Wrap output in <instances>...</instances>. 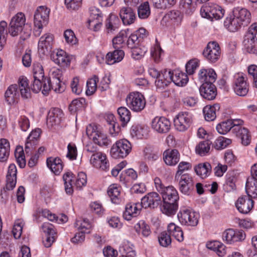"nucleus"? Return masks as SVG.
Wrapping results in <instances>:
<instances>
[{"label": "nucleus", "instance_id": "obj_1", "mask_svg": "<svg viewBox=\"0 0 257 257\" xmlns=\"http://www.w3.org/2000/svg\"><path fill=\"white\" fill-rule=\"evenodd\" d=\"M250 21V13L246 9L237 8L233 10L232 16L226 19L224 26L228 31L233 32L247 26Z\"/></svg>", "mask_w": 257, "mask_h": 257}, {"label": "nucleus", "instance_id": "obj_2", "mask_svg": "<svg viewBox=\"0 0 257 257\" xmlns=\"http://www.w3.org/2000/svg\"><path fill=\"white\" fill-rule=\"evenodd\" d=\"M26 18L22 13H18L11 19L9 25V33L13 36L20 35V38L23 40L29 38L31 33L30 27H25Z\"/></svg>", "mask_w": 257, "mask_h": 257}, {"label": "nucleus", "instance_id": "obj_3", "mask_svg": "<svg viewBox=\"0 0 257 257\" xmlns=\"http://www.w3.org/2000/svg\"><path fill=\"white\" fill-rule=\"evenodd\" d=\"M243 44L246 51L250 54H257V23L252 24L244 36Z\"/></svg>", "mask_w": 257, "mask_h": 257}, {"label": "nucleus", "instance_id": "obj_4", "mask_svg": "<svg viewBox=\"0 0 257 257\" xmlns=\"http://www.w3.org/2000/svg\"><path fill=\"white\" fill-rule=\"evenodd\" d=\"M200 14L203 18L210 19L219 20L224 15V10L219 6L213 4H207L200 9Z\"/></svg>", "mask_w": 257, "mask_h": 257}, {"label": "nucleus", "instance_id": "obj_5", "mask_svg": "<svg viewBox=\"0 0 257 257\" xmlns=\"http://www.w3.org/2000/svg\"><path fill=\"white\" fill-rule=\"evenodd\" d=\"M132 150V145L127 140L117 141L110 150L111 156L115 158H123L126 157Z\"/></svg>", "mask_w": 257, "mask_h": 257}, {"label": "nucleus", "instance_id": "obj_6", "mask_svg": "<svg viewBox=\"0 0 257 257\" xmlns=\"http://www.w3.org/2000/svg\"><path fill=\"white\" fill-rule=\"evenodd\" d=\"M127 106L135 112H141L146 106V100L139 92L131 93L126 98Z\"/></svg>", "mask_w": 257, "mask_h": 257}, {"label": "nucleus", "instance_id": "obj_7", "mask_svg": "<svg viewBox=\"0 0 257 257\" xmlns=\"http://www.w3.org/2000/svg\"><path fill=\"white\" fill-rule=\"evenodd\" d=\"M177 216L180 222L184 225L196 226L199 222V214L188 209L181 210Z\"/></svg>", "mask_w": 257, "mask_h": 257}, {"label": "nucleus", "instance_id": "obj_8", "mask_svg": "<svg viewBox=\"0 0 257 257\" xmlns=\"http://www.w3.org/2000/svg\"><path fill=\"white\" fill-rule=\"evenodd\" d=\"M178 182L179 189L180 192L189 195L191 194L194 189V182L192 176L187 173L184 174L178 178H175Z\"/></svg>", "mask_w": 257, "mask_h": 257}, {"label": "nucleus", "instance_id": "obj_9", "mask_svg": "<svg viewBox=\"0 0 257 257\" xmlns=\"http://www.w3.org/2000/svg\"><path fill=\"white\" fill-rule=\"evenodd\" d=\"M220 54V48L215 41L209 42L202 53L205 59L211 63L216 62L219 59Z\"/></svg>", "mask_w": 257, "mask_h": 257}, {"label": "nucleus", "instance_id": "obj_10", "mask_svg": "<svg viewBox=\"0 0 257 257\" xmlns=\"http://www.w3.org/2000/svg\"><path fill=\"white\" fill-rule=\"evenodd\" d=\"M192 122V114L186 111L180 112L174 119L175 127L180 132H183L187 130Z\"/></svg>", "mask_w": 257, "mask_h": 257}, {"label": "nucleus", "instance_id": "obj_11", "mask_svg": "<svg viewBox=\"0 0 257 257\" xmlns=\"http://www.w3.org/2000/svg\"><path fill=\"white\" fill-rule=\"evenodd\" d=\"M64 83H62L61 80L54 79H51L50 78L45 79L43 81V88L42 93L47 95L51 89L57 93H61L65 90Z\"/></svg>", "mask_w": 257, "mask_h": 257}, {"label": "nucleus", "instance_id": "obj_12", "mask_svg": "<svg viewBox=\"0 0 257 257\" xmlns=\"http://www.w3.org/2000/svg\"><path fill=\"white\" fill-rule=\"evenodd\" d=\"M51 60L61 67H68L70 65L73 56L69 55L63 50H57L51 55Z\"/></svg>", "mask_w": 257, "mask_h": 257}, {"label": "nucleus", "instance_id": "obj_13", "mask_svg": "<svg viewBox=\"0 0 257 257\" xmlns=\"http://www.w3.org/2000/svg\"><path fill=\"white\" fill-rule=\"evenodd\" d=\"M233 89L235 93L240 96H245L248 91V85L242 74L234 76Z\"/></svg>", "mask_w": 257, "mask_h": 257}, {"label": "nucleus", "instance_id": "obj_14", "mask_svg": "<svg viewBox=\"0 0 257 257\" xmlns=\"http://www.w3.org/2000/svg\"><path fill=\"white\" fill-rule=\"evenodd\" d=\"M162 200L159 195L155 192L148 193L141 200V205L145 208L154 209L161 205Z\"/></svg>", "mask_w": 257, "mask_h": 257}, {"label": "nucleus", "instance_id": "obj_15", "mask_svg": "<svg viewBox=\"0 0 257 257\" xmlns=\"http://www.w3.org/2000/svg\"><path fill=\"white\" fill-rule=\"evenodd\" d=\"M170 127V121L165 117H156L152 121V128L160 134L167 133Z\"/></svg>", "mask_w": 257, "mask_h": 257}, {"label": "nucleus", "instance_id": "obj_16", "mask_svg": "<svg viewBox=\"0 0 257 257\" xmlns=\"http://www.w3.org/2000/svg\"><path fill=\"white\" fill-rule=\"evenodd\" d=\"M245 238V234L242 230H235L233 229H228L224 231L222 234V238L227 243L232 244L235 242L242 241Z\"/></svg>", "mask_w": 257, "mask_h": 257}, {"label": "nucleus", "instance_id": "obj_17", "mask_svg": "<svg viewBox=\"0 0 257 257\" xmlns=\"http://www.w3.org/2000/svg\"><path fill=\"white\" fill-rule=\"evenodd\" d=\"M90 162L96 168H99L103 171L109 169V165L105 154L98 152L93 154L90 158Z\"/></svg>", "mask_w": 257, "mask_h": 257}, {"label": "nucleus", "instance_id": "obj_18", "mask_svg": "<svg viewBox=\"0 0 257 257\" xmlns=\"http://www.w3.org/2000/svg\"><path fill=\"white\" fill-rule=\"evenodd\" d=\"M42 228L46 235V239L43 240V244L46 247H49L55 240L56 231L53 225L49 223H44Z\"/></svg>", "mask_w": 257, "mask_h": 257}, {"label": "nucleus", "instance_id": "obj_19", "mask_svg": "<svg viewBox=\"0 0 257 257\" xmlns=\"http://www.w3.org/2000/svg\"><path fill=\"white\" fill-rule=\"evenodd\" d=\"M253 203L252 199L245 196L239 197L235 203V206L240 213L247 214L252 208Z\"/></svg>", "mask_w": 257, "mask_h": 257}, {"label": "nucleus", "instance_id": "obj_20", "mask_svg": "<svg viewBox=\"0 0 257 257\" xmlns=\"http://www.w3.org/2000/svg\"><path fill=\"white\" fill-rule=\"evenodd\" d=\"M53 36L47 34L42 36L38 43V51L40 53L45 55L52 48Z\"/></svg>", "mask_w": 257, "mask_h": 257}, {"label": "nucleus", "instance_id": "obj_21", "mask_svg": "<svg viewBox=\"0 0 257 257\" xmlns=\"http://www.w3.org/2000/svg\"><path fill=\"white\" fill-rule=\"evenodd\" d=\"M201 95L208 100L214 99L217 94V89L213 84L203 83L199 89Z\"/></svg>", "mask_w": 257, "mask_h": 257}, {"label": "nucleus", "instance_id": "obj_22", "mask_svg": "<svg viewBox=\"0 0 257 257\" xmlns=\"http://www.w3.org/2000/svg\"><path fill=\"white\" fill-rule=\"evenodd\" d=\"M216 78L217 75L212 69H201L198 74L199 80L202 84H213Z\"/></svg>", "mask_w": 257, "mask_h": 257}, {"label": "nucleus", "instance_id": "obj_23", "mask_svg": "<svg viewBox=\"0 0 257 257\" xmlns=\"http://www.w3.org/2000/svg\"><path fill=\"white\" fill-rule=\"evenodd\" d=\"M140 203H127L125 206V210L123 214L124 218L130 220L133 217L137 216L142 208Z\"/></svg>", "mask_w": 257, "mask_h": 257}, {"label": "nucleus", "instance_id": "obj_24", "mask_svg": "<svg viewBox=\"0 0 257 257\" xmlns=\"http://www.w3.org/2000/svg\"><path fill=\"white\" fill-rule=\"evenodd\" d=\"M20 94L18 91L17 84L10 85L6 90L5 97L6 101L9 104H13L18 101Z\"/></svg>", "mask_w": 257, "mask_h": 257}, {"label": "nucleus", "instance_id": "obj_25", "mask_svg": "<svg viewBox=\"0 0 257 257\" xmlns=\"http://www.w3.org/2000/svg\"><path fill=\"white\" fill-rule=\"evenodd\" d=\"M17 173L16 166L13 164H11L9 167L7 175L6 188L7 190H13L15 188L17 182Z\"/></svg>", "mask_w": 257, "mask_h": 257}, {"label": "nucleus", "instance_id": "obj_26", "mask_svg": "<svg viewBox=\"0 0 257 257\" xmlns=\"http://www.w3.org/2000/svg\"><path fill=\"white\" fill-rule=\"evenodd\" d=\"M164 191L160 193L162 195L163 201L178 203L179 197L177 191L173 186L167 187Z\"/></svg>", "mask_w": 257, "mask_h": 257}, {"label": "nucleus", "instance_id": "obj_27", "mask_svg": "<svg viewBox=\"0 0 257 257\" xmlns=\"http://www.w3.org/2000/svg\"><path fill=\"white\" fill-rule=\"evenodd\" d=\"M119 16L124 25H131L134 23L136 17L131 7H123L120 11Z\"/></svg>", "mask_w": 257, "mask_h": 257}, {"label": "nucleus", "instance_id": "obj_28", "mask_svg": "<svg viewBox=\"0 0 257 257\" xmlns=\"http://www.w3.org/2000/svg\"><path fill=\"white\" fill-rule=\"evenodd\" d=\"M124 53L120 49H116L112 52H108L105 57L106 63L108 65H112L121 61L123 58Z\"/></svg>", "mask_w": 257, "mask_h": 257}, {"label": "nucleus", "instance_id": "obj_29", "mask_svg": "<svg viewBox=\"0 0 257 257\" xmlns=\"http://www.w3.org/2000/svg\"><path fill=\"white\" fill-rule=\"evenodd\" d=\"M17 85L18 86V91L20 92L22 98L28 99L31 97L30 88L27 78L20 77Z\"/></svg>", "mask_w": 257, "mask_h": 257}, {"label": "nucleus", "instance_id": "obj_30", "mask_svg": "<svg viewBox=\"0 0 257 257\" xmlns=\"http://www.w3.org/2000/svg\"><path fill=\"white\" fill-rule=\"evenodd\" d=\"M179 153L176 149L168 150L164 153V160L168 165H175L179 161Z\"/></svg>", "mask_w": 257, "mask_h": 257}, {"label": "nucleus", "instance_id": "obj_31", "mask_svg": "<svg viewBox=\"0 0 257 257\" xmlns=\"http://www.w3.org/2000/svg\"><path fill=\"white\" fill-rule=\"evenodd\" d=\"M171 82V71H165L162 73V76L155 81V85L158 89H164Z\"/></svg>", "mask_w": 257, "mask_h": 257}, {"label": "nucleus", "instance_id": "obj_32", "mask_svg": "<svg viewBox=\"0 0 257 257\" xmlns=\"http://www.w3.org/2000/svg\"><path fill=\"white\" fill-rule=\"evenodd\" d=\"M90 137L95 144L101 147L107 146L110 143L106 135L98 131L92 132Z\"/></svg>", "mask_w": 257, "mask_h": 257}, {"label": "nucleus", "instance_id": "obj_33", "mask_svg": "<svg viewBox=\"0 0 257 257\" xmlns=\"http://www.w3.org/2000/svg\"><path fill=\"white\" fill-rule=\"evenodd\" d=\"M47 165L55 175H59L62 171L63 167L61 160L58 158H48Z\"/></svg>", "mask_w": 257, "mask_h": 257}, {"label": "nucleus", "instance_id": "obj_34", "mask_svg": "<svg viewBox=\"0 0 257 257\" xmlns=\"http://www.w3.org/2000/svg\"><path fill=\"white\" fill-rule=\"evenodd\" d=\"M63 115V113L61 109L54 108L48 113L47 119V124L52 126L54 124L59 123Z\"/></svg>", "mask_w": 257, "mask_h": 257}, {"label": "nucleus", "instance_id": "obj_35", "mask_svg": "<svg viewBox=\"0 0 257 257\" xmlns=\"http://www.w3.org/2000/svg\"><path fill=\"white\" fill-rule=\"evenodd\" d=\"M171 82L173 81L176 85L183 86L188 81V77L186 74L180 71H176L175 73L171 72Z\"/></svg>", "mask_w": 257, "mask_h": 257}, {"label": "nucleus", "instance_id": "obj_36", "mask_svg": "<svg viewBox=\"0 0 257 257\" xmlns=\"http://www.w3.org/2000/svg\"><path fill=\"white\" fill-rule=\"evenodd\" d=\"M120 25L119 19L115 15L111 14L105 22V27L107 33H113L118 31Z\"/></svg>", "mask_w": 257, "mask_h": 257}, {"label": "nucleus", "instance_id": "obj_37", "mask_svg": "<svg viewBox=\"0 0 257 257\" xmlns=\"http://www.w3.org/2000/svg\"><path fill=\"white\" fill-rule=\"evenodd\" d=\"M10 145L9 141L5 139L0 140V162H6L9 158Z\"/></svg>", "mask_w": 257, "mask_h": 257}, {"label": "nucleus", "instance_id": "obj_38", "mask_svg": "<svg viewBox=\"0 0 257 257\" xmlns=\"http://www.w3.org/2000/svg\"><path fill=\"white\" fill-rule=\"evenodd\" d=\"M220 109L219 104H215L213 105H206L203 108V113L205 118L207 121H212L216 117V112Z\"/></svg>", "mask_w": 257, "mask_h": 257}, {"label": "nucleus", "instance_id": "obj_39", "mask_svg": "<svg viewBox=\"0 0 257 257\" xmlns=\"http://www.w3.org/2000/svg\"><path fill=\"white\" fill-rule=\"evenodd\" d=\"M163 204H161L160 206V209L162 213L168 216L174 215L178 208V203H172L166 201H163Z\"/></svg>", "mask_w": 257, "mask_h": 257}, {"label": "nucleus", "instance_id": "obj_40", "mask_svg": "<svg viewBox=\"0 0 257 257\" xmlns=\"http://www.w3.org/2000/svg\"><path fill=\"white\" fill-rule=\"evenodd\" d=\"M246 192L250 198L257 197V181L253 178L248 179L245 186Z\"/></svg>", "mask_w": 257, "mask_h": 257}, {"label": "nucleus", "instance_id": "obj_41", "mask_svg": "<svg viewBox=\"0 0 257 257\" xmlns=\"http://www.w3.org/2000/svg\"><path fill=\"white\" fill-rule=\"evenodd\" d=\"M106 120L109 125L110 134L113 137L115 136L120 131V127L118 123L115 122V117L113 114H108Z\"/></svg>", "mask_w": 257, "mask_h": 257}, {"label": "nucleus", "instance_id": "obj_42", "mask_svg": "<svg viewBox=\"0 0 257 257\" xmlns=\"http://www.w3.org/2000/svg\"><path fill=\"white\" fill-rule=\"evenodd\" d=\"M195 172L201 178H205L209 175L211 171V166L208 162L200 163L194 168Z\"/></svg>", "mask_w": 257, "mask_h": 257}, {"label": "nucleus", "instance_id": "obj_43", "mask_svg": "<svg viewBox=\"0 0 257 257\" xmlns=\"http://www.w3.org/2000/svg\"><path fill=\"white\" fill-rule=\"evenodd\" d=\"M107 194L112 203L115 204H119L120 203V189L115 184H112L108 187Z\"/></svg>", "mask_w": 257, "mask_h": 257}, {"label": "nucleus", "instance_id": "obj_44", "mask_svg": "<svg viewBox=\"0 0 257 257\" xmlns=\"http://www.w3.org/2000/svg\"><path fill=\"white\" fill-rule=\"evenodd\" d=\"M117 113L121 121V125L124 126L131 119V112L125 107H120L117 109Z\"/></svg>", "mask_w": 257, "mask_h": 257}, {"label": "nucleus", "instance_id": "obj_45", "mask_svg": "<svg viewBox=\"0 0 257 257\" xmlns=\"http://www.w3.org/2000/svg\"><path fill=\"white\" fill-rule=\"evenodd\" d=\"M85 106V99L80 98L73 100L69 105V109L71 112H74L84 108Z\"/></svg>", "mask_w": 257, "mask_h": 257}, {"label": "nucleus", "instance_id": "obj_46", "mask_svg": "<svg viewBox=\"0 0 257 257\" xmlns=\"http://www.w3.org/2000/svg\"><path fill=\"white\" fill-rule=\"evenodd\" d=\"M135 229L138 233H141L144 237H148L151 233L149 225L144 221H140L135 226Z\"/></svg>", "mask_w": 257, "mask_h": 257}, {"label": "nucleus", "instance_id": "obj_47", "mask_svg": "<svg viewBox=\"0 0 257 257\" xmlns=\"http://www.w3.org/2000/svg\"><path fill=\"white\" fill-rule=\"evenodd\" d=\"M211 143L208 140L201 142L196 147V152L202 156L205 155L209 152Z\"/></svg>", "mask_w": 257, "mask_h": 257}, {"label": "nucleus", "instance_id": "obj_48", "mask_svg": "<svg viewBox=\"0 0 257 257\" xmlns=\"http://www.w3.org/2000/svg\"><path fill=\"white\" fill-rule=\"evenodd\" d=\"M153 6L158 9H166L173 6L176 0H151Z\"/></svg>", "mask_w": 257, "mask_h": 257}, {"label": "nucleus", "instance_id": "obj_49", "mask_svg": "<svg viewBox=\"0 0 257 257\" xmlns=\"http://www.w3.org/2000/svg\"><path fill=\"white\" fill-rule=\"evenodd\" d=\"M131 49L132 57L136 60L141 59L147 51V48L141 44Z\"/></svg>", "mask_w": 257, "mask_h": 257}, {"label": "nucleus", "instance_id": "obj_50", "mask_svg": "<svg viewBox=\"0 0 257 257\" xmlns=\"http://www.w3.org/2000/svg\"><path fill=\"white\" fill-rule=\"evenodd\" d=\"M48 20H45L35 12L34 18V25L38 28V30H36L35 35L39 36L41 33V29H42L44 25L47 24Z\"/></svg>", "mask_w": 257, "mask_h": 257}, {"label": "nucleus", "instance_id": "obj_51", "mask_svg": "<svg viewBox=\"0 0 257 257\" xmlns=\"http://www.w3.org/2000/svg\"><path fill=\"white\" fill-rule=\"evenodd\" d=\"M236 136L239 138L241 141V143L244 146H247L250 142V135L247 129L243 127L235 134Z\"/></svg>", "mask_w": 257, "mask_h": 257}, {"label": "nucleus", "instance_id": "obj_52", "mask_svg": "<svg viewBox=\"0 0 257 257\" xmlns=\"http://www.w3.org/2000/svg\"><path fill=\"white\" fill-rule=\"evenodd\" d=\"M98 80V77L96 75H94L92 78L87 81L86 84L87 88L86 91L87 95H91L95 92L97 88V83Z\"/></svg>", "mask_w": 257, "mask_h": 257}, {"label": "nucleus", "instance_id": "obj_53", "mask_svg": "<svg viewBox=\"0 0 257 257\" xmlns=\"http://www.w3.org/2000/svg\"><path fill=\"white\" fill-rule=\"evenodd\" d=\"M73 174L71 172H66L63 175V179L64 181L66 192L68 194H71L73 192L72 182L73 178Z\"/></svg>", "mask_w": 257, "mask_h": 257}, {"label": "nucleus", "instance_id": "obj_54", "mask_svg": "<svg viewBox=\"0 0 257 257\" xmlns=\"http://www.w3.org/2000/svg\"><path fill=\"white\" fill-rule=\"evenodd\" d=\"M15 156L17 163L20 168H24L26 166L25 157L22 147H17L15 152Z\"/></svg>", "mask_w": 257, "mask_h": 257}, {"label": "nucleus", "instance_id": "obj_55", "mask_svg": "<svg viewBox=\"0 0 257 257\" xmlns=\"http://www.w3.org/2000/svg\"><path fill=\"white\" fill-rule=\"evenodd\" d=\"M231 119H227L226 121H222V122L218 124L216 126V130L217 132L220 134H225L228 132L232 127Z\"/></svg>", "mask_w": 257, "mask_h": 257}, {"label": "nucleus", "instance_id": "obj_56", "mask_svg": "<svg viewBox=\"0 0 257 257\" xmlns=\"http://www.w3.org/2000/svg\"><path fill=\"white\" fill-rule=\"evenodd\" d=\"M33 77L35 78H42L44 81L47 78L44 77V72L42 65L38 62H35L33 66Z\"/></svg>", "mask_w": 257, "mask_h": 257}, {"label": "nucleus", "instance_id": "obj_57", "mask_svg": "<svg viewBox=\"0 0 257 257\" xmlns=\"http://www.w3.org/2000/svg\"><path fill=\"white\" fill-rule=\"evenodd\" d=\"M7 27V23L4 21L0 22V51L2 50L6 43L7 35L6 28Z\"/></svg>", "mask_w": 257, "mask_h": 257}, {"label": "nucleus", "instance_id": "obj_58", "mask_svg": "<svg viewBox=\"0 0 257 257\" xmlns=\"http://www.w3.org/2000/svg\"><path fill=\"white\" fill-rule=\"evenodd\" d=\"M139 17L141 19H146L150 14V10L148 2L141 5L138 9Z\"/></svg>", "mask_w": 257, "mask_h": 257}, {"label": "nucleus", "instance_id": "obj_59", "mask_svg": "<svg viewBox=\"0 0 257 257\" xmlns=\"http://www.w3.org/2000/svg\"><path fill=\"white\" fill-rule=\"evenodd\" d=\"M231 142V139L220 137L215 142V148L217 150L223 149L230 144Z\"/></svg>", "mask_w": 257, "mask_h": 257}, {"label": "nucleus", "instance_id": "obj_60", "mask_svg": "<svg viewBox=\"0 0 257 257\" xmlns=\"http://www.w3.org/2000/svg\"><path fill=\"white\" fill-rule=\"evenodd\" d=\"M127 31H128V29L126 31L122 30L118 33V34L116 37L113 38L112 43L113 47L114 48H118V47L117 46V45L121 44L124 42V38L127 37Z\"/></svg>", "mask_w": 257, "mask_h": 257}, {"label": "nucleus", "instance_id": "obj_61", "mask_svg": "<svg viewBox=\"0 0 257 257\" xmlns=\"http://www.w3.org/2000/svg\"><path fill=\"white\" fill-rule=\"evenodd\" d=\"M65 41L69 44L73 45L77 43V39L73 31L70 29L66 30L64 33Z\"/></svg>", "mask_w": 257, "mask_h": 257}, {"label": "nucleus", "instance_id": "obj_62", "mask_svg": "<svg viewBox=\"0 0 257 257\" xmlns=\"http://www.w3.org/2000/svg\"><path fill=\"white\" fill-rule=\"evenodd\" d=\"M163 52L160 46L155 44L151 50V55L156 62H159L161 60V54Z\"/></svg>", "mask_w": 257, "mask_h": 257}, {"label": "nucleus", "instance_id": "obj_63", "mask_svg": "<svg viewBox=\"0 0 257 257\" xmlns=\"http://www.w3.org/2000/svg\"><path fill=\"white\" fill-rule=\"evenodd\" d=\"M75 227L78 228L79 230H86L89 231L91 228V224L89 220L85 218L82 220H76L75 223Z\"/></svg>", "mask_w": 257, "mask_h": 257}, {"label": "nucleus", "instance_id": "obj_64", "mask_svg": "<svg viewBox=\"0 0 257 257\" xmlns=\"http://www.w3.org/2000/svg\"><path fill=\"white\" fill-rule=\"evenodd\" d=\"M158 240L160 244L164 247H167L171 243V236L166 231L160 233L158 236Z\"/></svg>", "mask_w": 257, "mask_h": 257}]
</instances>
